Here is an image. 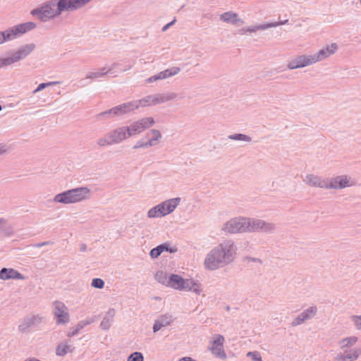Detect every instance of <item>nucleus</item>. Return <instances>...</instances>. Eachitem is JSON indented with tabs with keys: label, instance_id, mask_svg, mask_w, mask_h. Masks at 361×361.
I'll list each match as a JSON object with an SVG mask.
<instances>
[{
	"label": "nucleus",
	"instance_id": "f257e3e1",
	"mask_svg": "<svg viewBox=\"0 0 361 361\" xmlns=\"http://www.w3.org/2000/svg\"><path fill=\"white\" fill-rule=\"evenodd\" d=\"M237 247L231 240H226L213 247L204 259V267L216 270L231 264L236 255Z\"/></svg>",
	"mask_w": 361,
	"mask_h": 361
},
{
	"label": "nucleus",
	"instance_id": "f03ea898",
	"mask_svg": "<svg viewBox=\"0 0 361 361\" xmlns=\"http://www.w3.org/2000/svg\"><path fill=\"white\" fill-rule=\"evenodd\" d=\"M90 193L87 187H78L56 195L54 201L65 204L76 203L86 200Z\"/></svg>",
	"mask_w": 361,
	"mask_h": 361
},
{
	"label": "nucleus",
	"instance_id": "7ed1b4c3",
	"mask_svg": "<svg viewBox=\"0 0 361 361\" xmlns=\"http://www.w3.org/2000/svg\"><path fill=\"white\" fill-rule=\"evenodd\" d=\"M35 49V44L30 43L21 46L11 53H8L6 56L0 58V69L25 59Z\"/></svg>",
	"mask_w": 361,
	"mask_h": 361
},
{
	"label": "nucleus",
	"instance_id": "20e7f679",
	"mask_svg": "<svg viewBox=\"0 0 361 361\" xmlns=\"http://www.w3.org/2000/svg\"><path fill=\"white\" fill-rule=\"evenodd\" d=\"M56 2L57 0L48 1L40 7L32 10L30 13L34 16H37L39 20L46 22L59 16V13L57 12Z\"/></svg>",
	"mask_w": 361,
	"mask_h": 361
},
{
	"label": "nucleus",
	"instance_id": "39448f33",
	"mask_svg": "<svg viewBox=\"0 0 361 361\" xmlns=\"http://www.w3.org/2000/svg\"><path fill=\"white\" fill-rule=\"evenodd\" d=\"M246 232H261L266 233H272L275 228V224L267 222L262 219L247 218Z\"/></svg>",
	"mask_w": 361,
	"mask_h": 361
},
{
	"label": "nucleus",
	"instance_id": "423d86ee",
	"mask_svg": "<svg viewBox=\"0 0 361 361\" xmlns=\"http://www.w3.org/2000/svg\"><path fill=\"white\" fill-rule=\"evenodd\" d=\"M247 218H233L224 224L222 230L226 233H236L246 232Z\"/></svg>",
	"mask_w": 361,
	"mask_h": 361
},
{
	"label": "nucleus",
	"instance_id": "0eeeda50",
	"mask_svg": "<svg viewBox=\"0 0 361 361\" xmlns=\"http://www.w3.org/2000/svg\"><path fill=\"white\" fill-rule=\"evenodd\" d=\"M91 0H57L58 13L61 15L64 11H73L78 10Z\"/></svg>",
	"mask_w": 361,
	"mask_h": 361
},
{
	"label": "nucleus",
	"instance_id": "6e6552de",
	"mask_svg": "<svg viewBox=\"0 0 361 361\" xmlns=\"http://www.w3.org/2000/svg\"><path fill=\"white\" fill-rule=\"evenodd\" d=\"M119 66V63H112L108 68L106 67L101 68L98 69L97 71L94 72H90L86 75L85 78L82 79L80 81V83L81 86H85L88 85V82H86V80L90 79L92 80H96L99 78H102L106 75L107 74H112L114 72L113 71Z\"/></svg>",
	"mask_w": 361,
	"mask_h": 361
},
{
	"label": "nucleus",
	"instance_id": "1a4fd4ad",
	"mask_svg": "<svg viewBox=\"0 0 361 361\" xmlns=\"http://www.w3.org/2000/svg\"><path fill=\"white\" fill-rule=\"evenodd\" d=\"M154 123V120L152 117H147L133 122L127 127L129 129V133H130L131 137L133 135L140 134L145 129L149 128L153 126Z\"/></svg>",
	"mask_w": 361,
	"mask_h": 361
},
{
	"label": "nucleus",
	"instance_id": "9d476101",
	"mask_svg": "<svg viewBox=\"0 0 361 361\" xmlns=\"http://www.w3.org/2000/svg\"><path fill=\"white\" fill-rule=\"evenodd\" d=\"M224 337L221 334L216 335L215 338L212 341L209 350L216 358L225 360L227 357L224 349Z\"/></svg>",
	"mask_w": 361,
	"mask_h": 361
},
{
	"label": "nucleus",
	"instance_id": "9b49d317",
	"mask_svg": "<svg viewBox=\"0 0 361 361\" xmlns=\"http://www.w3.org/2000/svg\"><path fill=\"white\" fill-rule=\"evenodd\" d=\"M106 137L111 138L113 145L118 144L130 137V133H129V129L127 126H121L109 132L106 134Z\"/></svg>",
	"mask_w": 361,
	"mask_h": 361
},
{
	"label": "nucleus",
	"instance_id": "f8f14e48",
	"mask_svg": "<svg viewBox=\"0 0 361 361\" xmlns=\"http://www.w3.org/2000/svg\"><path fill=\"white\" fill-rule=\"evenodd\" d=\"M54 314L56 318V324H66L69 322V314L67 307L61 302L56 301L54 302Z\"/></svg>",
	"mask_w": 361,
	"mask_h": 361
},
{
	"label": "nucleus",
	"instance_id": "ddd939ff",
	"mask_svg": "<svg viewBox=\"0 0 361 361\" xmlns=\"http://www.w3.org/2000/svg\"><path fill=\"white\" fill-rule=\"evenodd\" d=\"M338 49V45L336 43H332L330 45H327L326 47L320 49L317 53L310 55L312 63L322 61L334 54Z\"/></svg>",
	"mask_w": 361,
	"mask_h": 361
},
{
	"label": "nucleus",
	"instance_id": "4468645a",
	"mask_svg": "<svg viewBox=\"0 0 361 361\" xmlns=\"http://www.w3.org/2000/svg\"><path fill=\"white\" fill-rule=\"evenodd\" d=\"M42 322V317L38 315L26 317L18 326L19 331L25 333L30 328L37 327Z\"/></svg>",
	"mask_w": 361,
	"mask_h": 361
},
{
	"label": "nucleus",
	"instance_id": "2eb2a0df",
	"mask_svg": "<svg viewBox=\"0 0 361 361\" xmlns=\"http://www.w3.org/2000/svg\"><path fill=\"white\" fill-rule=\"evenodd\" d=\"M317 312L316 306H312L301 312L291 323L293 326H298L305 321L312 319Z\"/></svg>",
	"mask_w": 361,
	"mask_h": 361
},
{
	"label": "nucleus",
	"instance_id": "dca6fc26",
	"mask_svg": "<svg viewBox=\"0 0 361 361\" xmlns=\"http://www.w3.org/2000/svg\"><path fill=\"white\" fill-rule=\"evenodd\" d=\"M176 318L173 317L170 314H164L160 315L155 321L152 326V330L154 333H157L161 328L170 326L174 321Z\"/></svg>",
	"mask_w": 361,
	"mask_h": 361
},
{
	"label": "nucleus",
	"instance_id": "f3484780",
	"mask_svg": "<svg viewBox=\"0 0 361 361\" xmlns=\"http://www.w3.org/2000/svg\"><path fill=\"white\" fill-rule=\"evenodd\" d=\"M313 64L310 55H300L289 61L287 68L290 70L303 68Z\"/></svg>",
	"mask_w": 361,
	"mask_h": 361
},
{
	"label": "nucleus",
	"instance_id": "a211bd4d",
	"mask_svg": "<svg viewBox=\"0 0 361 361\" xmlns=\"http://www.w3.org/2000/svg\"><path fill=\"white\" fill-rule=\"evenodd\" d=\"M361 354L360 348H351L344 349L343 353L338 354L336 357V361H354L358 358Z\"/></svg>",
	"mask_w": 361,
	"mask_h": 361
},
{
	"label": "nucleus",
	"instance_id": "6ab92c4d",
	"mask_svg": "<svg viewBox=\"0 0 361 361\" xmlns=\"http://www.w3.org/2000/svg\"><path fill=\"white\" fill-rule=\"evenodd\" d=\"M164 251L172 254L176 252L178 249L176 246H171V244L166 242L152 248L149 252V256L152 259H156Z\"/></svg>",
	"mask_w": 361,
	"mask_h": 361
},
{
	"label": "nucleus",
	"instance_id": "aec40b11",
	"mask_svg": "<svg viewBox=\"0 0 361 361\" xmlns=\"http://www.w3.org/2000/svg\"><path fill=\"white\" fill-rule=\"evenodd\" d=\"M113 114L116 116H121L130 113L137 109V104L134 101L123 103L112 108Z\"/></svg>",
	"mask_w": 361,
	"mask_h": 361
},
{
	"label": "nucleus",
	"instance_id": "412c9836",
	"mask_svg": "<svg viewBox=\"0 0 361 361\" xmlns=\"http://www.w3.org/2000/svg\"><path fill=\"white\" fill-rule=\"evenodd\" d=\"M288 22V20H286L284 21H279V22H273V23H265L260 24L259 25L252 26V27H247L246 28H243L240 30L241 34H245L246 32H255L257 30H265L271 27H276L281 25H284Z\"/></svg>",
	"mask_w": 361,
	"mask_h": 361
},
{
	"label": "nucleus",
	"instance_id": "4be33fe9",
	"mask_svg": "<svg viewBox=\"0 0 361 361\" xmlns=\"http://www.w3.org/2000/svg\"><path fill=\"white\" fill-rule=\"evenodd\" d=\"M346 176H338L327 180V189H343L349 185Z\"/></svg>",
	"mask_w": 361,
	"mask_h": 361
},
{
	"label": "nucleus",
	"instance_id": "5701e85b",
	"mask_svg": "<svg viewBox=\"0 0 361 361\" xmlns=\"http://www.w3.org/2000/svg\"><path fill=\"white\" fill-rule=\"evenodd\" d=\"M1 274V279L2 280H9V279H16V280H25V276L20 274L18 270L14 269L13 268H6L4 267L0 270Z\"/></svg>",
	"mask_w": 361,
	"mask_h": 361
},
{
	"label": "nucleus",
	"instance_id": "b1692460",
	"mask_svg": "<svg viewBox=\"0 0 361 361\" xmlns=\"http://www.w3.org/2000/svg\"><path fill=\"white\" fill-rule=\"evenodd\" d=\"M180 202V197L171 198L160 203V206H162L163 213L162 215L166 216L174 211L176 207Z\"/></svg>",
	"mask_w": 361,
	"mask_h": 361
},
{
	"label": "nucleus",
	"instance_id": "393cba45",
	"mask_svg": "<svg viewBox=\"0 0 361 361\" xmlns=\"http://www.w3.org/2000/svg\"><path fill=\"white\" fill-rule=\"evenodd\" d=\"M305 181L310 186L327 189V179H322L317 176L307 175Z\"/></svg>",
	"mask_w": 361,
	"mask_h": 361
},
{
	"label": "nucleus",
	"instance_id": "a878e982",
	"mask_svg": "<svg viewBox=\"0 0 361 361\" xmlns=\"http://www.w3.org/2000/svg\"><path fill=\"white\" fill-rule=\"evenodd\" d=\"M185 280L180 275L172 274L169 276L168 286L176 290H183Z\"/></svg>",
	"mask_w": 361,
	"mask_h": 361
},
{
	"label": "nucleus",
	"instance_id": "bb28decb",
	"mask_svg": "<svg viewBox=\"0 0 361 361\" xmlns=\"http://www.w3.org/2000/svg\"><path fill=\"white\" fill-rule=\"evenodd\" d=\"M0 233L4 237H11L14 234L13 226L8 224V220L0 217Z\"/></svg>",
	"mask_w": 361,
	"mask_h": 361
},
{
	"label": "nucleus",
	"instance_id": "cd10ccee",
	"mask_svg": "<svg viewBox=\"0 0 361 361\" xmlns=\"http://www.w3.org/2000/svg\"><path fill=\"white\" fill-rule=\"evenodd\" d=\"M115 310L113 308L109 309L107 312L106 313V315L103 317L101 323H100V327L104 330H108L112 322L114 317L115 316Z\"/></svg>",
	"mask_w": 361,
	"mask_h": 361
},
{
	"label": "nucleus",
	"instance_id": "c85d7f7f",
	"mask_svg": "<svg viewBox=\"0 0 361 361\" xmlns=\"http://www.w3.org/2000/svg\"><path fill=\"white\" fill-rule=\"evenodd\" d=\"M177 97L176 93H164L153 94L154 105L161 104L170 100L175 99Z\"/></svg>",
	"mask_w": 361,
	"mask_h": 361
},
{
	"label": "nucleus",
	"instance_id": "c756f323",
	"mask_svg": "<svg viewBox=\"0 0 361 361\" xmlns=\"http://www.w3.org/2000/svg\"><path fill=\"white\" fill-rule=\"evenodd\" d=\"M185 281V286H184L183 290L192 291L197 295H200L202 291L200 283H197L192 279H187Z\"/></svg>",
	"mask_w": 361,
	"mask_h": 361
},
{
	"label": "nucleus",
	"instance_id": "7c9ffc66",
	"mask_svg": "<svg viewBox=\"0 0 361 361\" xmlns=\"http://www.w3.org/2000/svg\"><path fill=\"white\" fill-rule=\"evenodd\" d=\"M220 20L233 25L238 24V21L240 20L238 17V14L232 11H228L222 13L220 16Z\"/></svg>",
	"mask_w": 361,
	"mask_h": 361
},
{
	"label": "nucleus",
	"instance_id": "2f4dec72",
	"mask_svg": "<svg viewBox=\"0 0 361 361\" xmlns=\"http://www.w3.org/2000/svg\"><path fill=\"white\" fill-rule=\"evenodd\" d=\"M18 27L16 25L9 27L4 31H2L5 37V42L7 41H11L16 38L18 35H20V32L17 30Z\"/></svg>",
	"mask_w": 361,
	"mask_h": 361
},
{
	"label": "nucleus",
	"instance_id": "473e14b6",
	"mask_svg": "<svg viewBox=\"0 0 361 361\" xmlns=\"http://www.w3.org/2000/svg\"><path fill=\"white\" fill-rule=\"evenodd\" d=\"M180 71V68L173 66L171 68H167L163 71L158 73L160 80L166 79L178 74Z\"/></svg>",
	"mask_w": 361,
	"mask_h": 361
},
{
	"label": "nucleus",
	"instance_id": "72a5a7b5",
	"mask_svg": "<svg viewBox=\"0 0 361 361\" xmlns=\"http://www.w3.org/2000/svg\"><path fill=\"white\" fill-rule=\"evenodd\" d=\"M18 29V32H20V35H23L26 33L28 31H30L36 27V24L33 22H27L21 24H18L16 25Z\"/></svg>",
	"mask_w": 361,
	"mask_h": 361
},
{
	"label": "nucleus",
	"instance_id": "f704fd0d",
	"mask_svg": "<svg viewBox=\"0 0 361 361\" xmlns=\"http://www.w3.org/2000/svg\"><path fill=\"white\" fill-rule=\"evenodd\" d=\"M162 206L160 204L156 205L148 211L147 216L149 218H157L164 216L162 215Z\"/></svg>",
	"mask_w": 361,
	"mask_h": 361
},
{
	"label": "nucleus",
	"instance_id": "c9c22d12",
	"mask_svg": "<svg viewBox=\"0 0 361 361\" xmlns=\"http://www.w3.org/2000/svg\"><path fill=\"white\" fill-rule=\"evenodd\" d=\"M155 279L160 283L168 286L169 277L167 276V274L164 271H158L154 275Z\"/></svg>",
	"mask_w": 361,
	"mask_h": 361
},
{
	"label": "nucleus",
	"instance_id": "e433bc0d",
	"mask_svg": "<svg viewBox=\"0 0 361 361\" xmlns=\"http://www.w3.org/2000/svg\"><path fill=\"white\" fill-rule=\"evenodd\" d=\"M137 104V108L140 106H147L154 105L153 95H148L140 100L134 101Z\"/></svg>",
	"mask_w": 361,
	"mask_h": 361
},
{
	"label": "nucleus",
	"instance_id": "4c0bfd02",
	"mask_svg": "<svg viewBox=\"0 0 361 361\" xmlns=\"http://www.w3.org/2000/svg\"><path fill=\"white\" fill-rule=\"evenodd\" d=\"M357 341L356 336H350L342 339L340 341L341 347L343 349L354 345Z\"/></svg>",
	"mask_w": 361,
	"mask_h": 361
},
{
	"label": "nucleus",
	"instance_id": "58836bf2",
	"mask_svg": "<svg viewBox=\"0 0 361 361\" xmlns=\"http://www.w3.org/2000/svg\"><path fill=\"white\" fill-rule=\"evenodd\" d=\"M88 324H90L89 322L85 321V320L79 322L78 324H77V326H75V328L73 331H69L67 334V336L68 337H73V336H75L76 334H78L80 330L83 329Z\"/></svg>",
	"mask_w": 361,
	"mask_h": 361
},
{
	"label": "nucleus",
	"instance_id": "ea45409f",
	"mask_svg": "<svg viewBox=\"0 0 361 361\" xmlns=\"http://www.w3.org/2000/svg\"><path fill=\"white\" fill-rule=\"evenodd\" d=\"M113 109H108L106 111H102L98 114L96 115V118L98 120V121H102V120H106V119H109V118H114L115 117V114H113Z\"/></svg>",
	"mask_w": 361,
	"mask_h": 361
},
{
	"label": "nucleus",
	"instance_id": "a19ab883",
	"mask_svg": "<svg viewBox=\"0 0 361 361\" xmlns=\"http://www.w3.org/2000/svg\"><path fill=\"white\" fill-rule=\"evenodd\" d=\"M70 348H71V346L68 344H65V343L59 344L56 349V355L61 356V357L66 355L68 353Z\"/></svg>",
	"mask_w": 361,
	"mask_h": 361
},
{
	"label": "nucleus",
	"instance_id": "79ce46f5",
	"mask_svg": "<svg viewBox=\"0 0 361 361\" xmlns=\"http://www.w3.org/2000/svg\"><path fill=\"white\" fill-rule=\"evenodd\" d=\"M228 138L232 140H239L244 142H250L251 137L247 135L242 133H235L232 135H229Z\"/></svg>",
	"mask_w": 361,
	"mask_h": 361
},
{
	"label": "nucleus",
	"instance_id": "37998d69",
	"mask_svg": "<svg viewBox=\"0 0 361 361\" xmlns=\"http://www.w3.org/2000/svg\"><path fill=\"white\" fill-rule=\"evenodd\" d=\"M156 143H152V140H148L146 142H144L142 140H138L136 144L133 146V149L138 148H147L152 146L155 145Z\"/></svg>",
	"mask_w": 361,
	"mask_h": 361
},
{
	"label": "nucleus",
	"instance_id": "c03bdc74",
	"mask_svg": "<svg viewBox=\"0 0 361 361\" xmlns=\"http://www.w3.org/2000/svg\"><path fill=\"white\" fill-rule=\"evenodd\" d=\"M127 361H144V356L140 352H134L128 356Z\"/></svg>",
	"mask_w": 361,
	"mask_h": 361
},
{
	"label": "nucleus",
	"instance_id": "a18cd8bd",
	"mask_svg": "<svg viewBox=\"0 0 361 361\" xmlns=\"http://www.w3.org/2000/svg\"><path fill=\"white\" fill-rule=\"evenodd\" d=\"M149 134L153 135L152 138L149 139V140L152 141V143H156V142L161 137V134L158 130L152 129L147 133V135L149 136Z\"/></svg>",
	"mask_w": 361,
	"mask_h": 361
},
{
	"label": "nucleus",
	"instance_id": "49530a36",
	"mask_svg": "<svg viewBox=\"0 0 361 361\" xmlns=\"http://www.w3.org/2000/svg\"><path fill=\"white\" fill-rule=\"evenodd\" d=\"M91 286L95 288L102 289L104 286V281L99 278H94L92 280Z\"/></svg>",
	"mask_w": 361,
	"mask_h": 361
},
{
	"label": "nucleus",
	"instance_id": "de8ad7c7",
	"mask_svg": "<svg viewBox=\"0 0 361 361\" xmlns=\"http://www.w3.org/2000/svg\"><path fill=\"white\" fill-rule=\"evenodd\" d=\"M97 143L99 147H104L105 145H113V143L111 142V138H109L106 136L100 137L99 139H98Z\"/></svg>",
	"mask_w": 361,
	"mask_h": 361
},
{
	"label": "nucleus",
	"instance_id": "09e8293b",
	"mask_svg": "<svg viewBox=\"0 0 361 361\" xmlns=\"http://www.w3.org/2000/svg\"><path fill=\"white\" fill-rule=\"evenodd\" d=\"M247 357H251L252 361H262L260 353L257 351L248 352L247 353Z\"/></svg>",
	"mask_w": 361,
	"mask_h": 361
},
{
	"label": "nucleus",
	"instance_id": "8fccbe9b",
	"mask_svg": "<svg viewBox=\"0 0 361 361\" xmlns=\"http://www.w3.org/2000/svg\"><path fill=\"white\" fill-rule=\"evenodd\" d=\"M58 83H59V82H42V83H40L37 86L36 90L34 91V93L39 92V91L44 90L45 87H48V86H51L52 85L58 84Z\"/></svg>",
	"mask_w": 361,
	"mask_h": 361
},
{
	"label": "nucleus",
	"instance_id": "3c124183",
	"mask_svg": "<svg viewBox=\"0 0 361 361\" xmlns=\"http://www.w3.org/2000/svg\"><path fill=\"white\" fill-rule=\"evenodd\" d=\"M352 321L354 322L356 328L358 330H361V315L352 316Z\"/></svg>",
	"mask_w": 361,
	"mask_h": 361
},
{
	"label": "nucleus",
	"instance_id": "603ef678",
	"mask_svg": "<svg viewBox=\"0 0 361 361\" xmlns=\"http://www.w3.org/2000/svg\"><path fill=\"white\" fill-rule=\"evenodd\" d=\"M244 262L247 263L250 262H258L259 264H262V261L259 258L252 257H245L244 259Z\"/></svg>",
	"mask_w": 361,
	"mask_h": 361
},
{
	"label": "nucleus",
	"instance_id": "864d4df0",
	"mask_svg": "<svg viewBox=\"0 0 361 361\" xmlns=\"http://www.w3.org/2000/svg\"><path fill=\"white\" fill-rule=\"evenodd\" d=\"M160 80L159 77V74H155L149 78H148L146 81L149 83H151V82H153L154 81H157V80Z\"/></svg>",
	"mask_w": 361,
	"mask_h": 361
},
{
	"label": "nucleus",
	"instance_id": "5fc2aeb1",
	"mask_svg": "<svg viewBox=\"0 0 361 361\" xmlns=\"http://www.w3.org/2000/svg\"><path fill=\"white\" fill-rule=\"evenodd\" d=\"M50 243H51L50 241H44V242H42V243L32 244L31 246L33 247L39 248V247H43L44 245H49Z\"/></svg>",
	"mask_w": 361,
	"mask_h": 361
},
{
	"label": "nucleus",
	"instance_id": "6e6d98bb",
	"mask_svg": "<svg viewBox=\"0 0 361 361\" xmlns=\"http://www.w3.org/2000/svg\"><path fill=\"white\" fill-rule=\"evenodd\" d=\"M176 22V19L173 20L172 21H171L170 23H167L166 25H165L162 29H161V31L162 32H165L171 26H172Z\"/></svg>",
	"mask_w": 361,
	"mask_h": 361
},
{
	"label": "nucleus",
	"instance_id": "4d7b16f0",
	"mask_svg": "<svg viewBox=\"0 0 361 361\" xmlns=\"http://www.w3.org/2000/svg\"><path fill=\"white\" fill-rule=\"evenodd\" d=\"M179 361H196L195 360L190 357H184L179 360Z\"/></svg>",
	"mask_w": 361,
	"mask_h": 361
},
{
	"label": "nucleus",
	"instance_id": "13d9d810",
	"mask_svg": "<svg viewBox=\"0 0 361 361\" xmlns=\"http://www.w3.org/2000/svg\"><path fill=\"white\" fill-rule=\"evenodd\" d=\"M2 31L0 32V44L5 42V37L3 35Z\"/></svg>",
	"mask_w": 361,
	"mask_h": 361
},
{
	"label": "nucleus",
	"instance_id": "bf43d9fd",
	"mask_svg": "<svg viewBox=\"0 0 361 361\" xmlns=\"http://www.w3.org/2000/svg\"><path fill=\"white\" fill-rule=\"evenodd\" d=\"M6 151V149L5 146L0 145V155L5 153Z\"/></svg>",
	"mask_w": 361,
	"mask_h": 361
},
{
	"label": "nucleus",
	"instance_id": "052dcab7",
	"mask_svg": "<svg viewBox=\"0 0 361 361\" xmlns=\"http://www.w3.org/2000/svg\"><path fill=\"white\" fill-rule=\"evenodd\" d=\"M86 250H87V245L85 243H82L80 245V250L81 252H85V251H86Z\"/></svg>",
	"mask_w": 361,
	"mask_h": 361
},
{
	"label": "nucleus",
	"instance_id": "680f3d73",
	"mask_svg": "<svg viewBox=\"0 0 361 361\" xmlns=\"http://www.w3.org/2000/svg\"><path fill=\"white\" fill-rule=\"evenodd\" d=\"M131 68V66H126L124 68L121 69V71H126Z\"/></svg>",
	"mask_w": 361,
	"mask_h": 361
},
{
	"label": "nucleus",
	"instance_id": "e2e57ef3",
	"mask_svg": "<svg viewBox=\"0 0 361 361\" xmlns=\"http://www.w3.org/2000/svg\"><path fill=\"white\" fill-rule=\"evenodd\" d=\"M1 109H2V106H1V105L0 104V111H1Z\"/></svg>",
	"mask_w": 361,
	"mask_h": 361
}]
</instances>
